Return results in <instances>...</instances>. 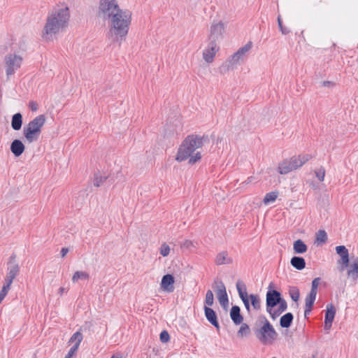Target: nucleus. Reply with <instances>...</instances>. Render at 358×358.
<instances>
[{"instance_id":"f257e3e1","label":"nucleus","mask_w":358,"mask_h":358,"mask_svg":"<svg viewBox=\"0 0 358 358\" xmlns=\"http://www.w3.org/2000/svg\"><path fill=\"white\" fill-rule=\"evenodd\" d=\"M97 15L108 22V35L113 41L121 43L126 39L131 22V13L120 8L117 0H101Z\"/></svg>"},{"instance_id":"f03ea898","label":"nucleus","mask_w":358,"mask_h":358,"mask_svg":"<svg viewBox=\"0 0 358 358\" xmlns=\"http://www.w3.org/2000/svg\"><path fill=\"white\" fill-rule=\"evenodd\" d=\"M70 12L68 7L57 8L48 15L43 31V38L45 41H52L59 32L68 26Z\"/></svg>"},{"instance_id":"7ed1b4c3","label":"nucleus","mask_w":358,"mask_h":358,"mask_svg":"<svg viewBox=\"0 0 358 358\" xmlns=\"http://www.w3.org/2000/svg\"><path fill=\"white\" fill-rule=\"evenodd\" d=\"M203 136L192 134L187 136L180 145L176 159L182 162L189 159V164H194L201 159L200 151H197L203 144Z\"/></svg>"},{"instance_id":"20e7f679","label":"nucleus","mask_w":358,"mask_h":358,"mask_svg":"<svg viewBox=\"0 0 358 358\" xmlns=\"http://www.w3.org/2000/svg\"><path fill=\"white\" fill-rule=\"evenodd\" d=\"M257 339L264 345H271L278 338V334L264 315L259 316L252 327Z\"/></svg>"},{"instance_id":"39448f33","label":"nucleus","mask_w":358,"mask_h":358,"mask_svg":"<svg viewBox=\"0 0 358 358\" xmlns=\"http://www.w3.org/2000/svg\"><path fill=\"white\" fill-rule=\"evenodd\" d=\"M45 122V115H40L36 116L24 127L23 134L27 142L32 143L38 139Z\"/></svg>"},{"instance_id":"423d86ee","label":"nucleus","mask_w":358,"mask_h":358,"mask_svg":"<svg viewBox=\"0 0 358 358\" xmlns=\"http://www.w3.org/2000/svg\"><path fill=\"white\" fill-rule=\"evenodd\" d=\"M23 58L16 53H8L3 59L6 74L8 78L20 69Z\"/></svg>"},{"instance_id":"0eeeda50","label":"nucleus","mask_w":358,"mask_h":358,"mask_svg":"<svg viewBox=\"0 0 358 358\" xmlns=\"http://www.w3.org/2000/svg\"><path fill=\"white\" fill-rule=\"evenodd\" d=\"M252 43L249 41L244 46L240 48L234 55H232L227 61L228 69H234L238 64L243 62L252 49Z\"/></svg>"},{"instance_id":"6e6552de","label":"nucleus","mask_w":358,"mask_h":358,"mask_svg":"<svg viewBox=\"0 0 358 358\" xmlns=\"http://www.w3.org/2000/svg\"><path fill=\"white\" fill-rule=\"evenodd\" d=\"M15 255H12L8 262L7 274L4 279L3 285L10 287L13 282V280L20 273V266L15 261Z\"/></svg>"},{"instance_id":"1a4fd4ad","label":"nucleus","mask_w":358,"mask_h":358,"mask_svg":"<svg viewBox=\"0 0 358 358\" xmlns=\"http://www.w3.org/2000/svg\"><path fill=\"white\" fill-rule=\"evenodd\" d=\"M224 29V24L222 22H213L210 28L208 41L218 45V42L223 38Z\"/></svg>"},{"instance_id":"9d476101","label":"nucleus","mask_w":358,"mask_h":358,"mask_svg":"<svg viewBox=\"0 0 358 358\" xmlns=\"http://www.w3.org/2000/svg\"><path fill=\"white\" fill-rule=\"evenodd\" d=\"M336 253L339 255L340 259L337 261L338 269L343 271L350 263L349 252L345 245H338L336 248Z\"/></svg>"},{"instance_id":"9b49d317","label":"nucleus","mask_w":358,"mask_h":358,"mask_svg":"<svg viewBox=\"0 0 358 358\" xmlns=\"http://www.w3.org/2000/svg\"><path fill=\"white\" fill-rule=\"evenodd\" d=\"M282 299L281 294L275 289H269L266 296V309L273 308L279 303Z\"/></svg>"},{"instance_id":"f8f14e48","label":"nucleus","mask_w":358,"mask_h":358,"mask_svg":"<svg viewBox=\"0 0 358 358\" xmlns=\"http://www.w3.org/2000/svg\"><path fill=\"white\" fill-rule=\"evenodd\" d=\"M219 49L220 48L217 44L211 43L208 41V45L203 52V59L207 63L213 62L214 57Z\"/></svg>"},{"instance_id":"ddd939ff","label":"nucleus","mask_w":358,"mask_h":358,"mask_svg":"<svg viewBox=\"0 0 358 358\" xmlns=\"http://www.w3.org/2000/svg\"><path fill=\"white\" fill-rule=\"evenodd\" d=\"M336 315V308L332 303L327 305V309L324 317V329L329 330L334 321Z\"/></svg>"},{"instance_id":"4468645a","label":"nucleus","mask_w":358,"mask_h":358,"mask_svg":"<svg viewBox=\"0 0 358 358\" xmlns=\"http://www.w3.org/2000/svg\"><path fill=\"white\" fill-rule=\"evenodd\" d=\"M175 279L173 275L166 274L162 277L161 281V288L167 292H173L174 291Z\"/></svg>"},{"instance_id":"2eb2a0df","label":"nucleus","mask_w":358,"mask_h":358,"mask_svg":"<svg viewBox=\"0 0 358 358\" xmlns=\"http://www.w3.org/2000/svg\"><path fill=\"white\" fill-rule=\"evenodd\" d=\"M311 158L309 155H299L298 156L292 157L289 159L291 162L294 170L297 169L302 166L306 162Z\"/></svg>"},{"instance_id":"dca6fc26","label":"nucleus","mask_w":358,"mask_h":358,"mask_svg":"<svg viewBox=\"0 0 358 358\" xmlns=\"http://www.w3.org/2000/svg\"><path fill=\"white\" fill-rule=\"evenodd\" d=\"M204 313L207 320L214 326L217 330L220 329L216 313L210 307L204 306Z\"/></svg>"},{"instance_id":"f3484780","label":"nucleus","mask_w":358,"mask_h":358,"mask_svg":"<svg viewBox=\"0 0 358 358\" xmlns=\"http://www.w3.org/2000/svg\"><path fill=\"white\" fill-rule=\"evenodd\" d=\"M347 275L353 280H358V257L352 259V263L347 267Z\"/></svg>"},{"instance_id":"a211bd4d","label":"nucleus","mask_w":358,"mask_h":358,"mask_svg":"<svg viewBox=\"0 0 358 358\" xmlns=\"http://www.w3.org/2000/svg\"><path fill=\"white\" fill-rule=\"evenodd\" d=\"M230 317L236 325L241 324L243 321V317L241 313V308L238 306H233L230 310Z\"/></svg>"},{"instance_id":"6ab92c4d","label":"nucleus","mask_w":358,"mask_h":358,"mask_svg":"<svg viewBox=\"0 0 358 358\" xmlns=\"http://www.w3.org/2000/svg\"><path fill=\"white\" fill-rule=\"evenodd\" d=\"M24 150L25 146L20 140L15 139L10 144V151L15 157L20 156Z\"/></svg>"},{"instance_id":"aec40b11","label":"nucleus","mask_w":358,"mask_h":358,"mask_svg":"<svg viewBox=\"0 0 358 358\" xmlns=\"http://www.w3.org/2000/svg\"><path fill=\"white\" fill-rule=\"evenodd\" d=\"M232 258L229 255V253L227 251L219 252L215 259V264L218 266L223 264H230L232 263Z\"/></svg>"},{"instance_id":"412c9836","label":"nucleus","mask_w":358,"mask_h":358,"mask_svg":"<svg viewBox=\"0 0 358 358\" xmlns=\"http://www.w3.org/2000/svg\"><path fill=\"white\" fill-rule=\"evenodd\" d=\"M317 293L314 292H310V293L306 297V307L304 310V315L307 317L311 312L314 302L315 301Z\"/></svg>"},{"instance_id":"4be33fe9","label":"nucleus","mask_w":358,"mask_h":358,"mask_svg":"<svg viewBox=\"0 0 358 358\" xmlns=\"http://www.w3.org/2000/svg\"><path fill=\"white\" fill-rule=\"evenodd\" d=\"M278 171L280 174H287L292 171L294 169L291 165V162L289 159H285L279 164L278 167Z\"/></svg>"},{"instance_id":"5701e85b","label":"nucleus","mask_w":358,"mask_h":358,"mask_svg":"<svg viewBox=\"0 0 358 358\" xmlns=\"http://www.w3.org/2000/svg\"><path fill=\"white\" fill-rule=\"evenodd\" d=\"M294 320V316L292 313H287L282 315L280 319V325L282 328H289Z\"/></svg>"},{"instance_id":"b1692460","label":"nucleus","mask_w":358,"mask_h":358,"mask_svg":"<svg viewBox=\"0 0 358 358\" xmlns=\"http://www.w3.org/2000/svg\"><path fill=\"white\" fill-rule=\"evenodd\" d=\"M22 125V115L20 113L14 114L12 117L11 127L15 130L18 131L21 129Z\"/></svg>"},{"instance_id":"393cba45","label":"nucleus","mask_w":358,"mask_h":358,"mask_svg":"<svg viewBox=\"0 0 358 358\" xmlns=\"http://www.w3.org/2000/svg\"><path fill=\"white\" fill-rule=\"evenodd\" d=\"M291 265L297 270H302L306 266L305 259L301 257L294 256L291 259Z\"/></svg>"},{"instance_id":"a878e982","label":"nucleus","mask_w":358,"mask_h":358,"mask_svg":"<svg viewBox=\"0 0 358 358\" xmlns=\"http://www.w3.org/2000/svg\"><path fill=\"white\" fill-rule=\"evenodd\" d=\"M293 248L295 253L303 254L307 251L308 247L301 239L294 242Z\"/></svg>"},{"instance_id":"bb28decb","label":"nucleus","mask_w":358,"mask_h":358,"mask_svg":"<svg viewBox=\"0 0 358 358\" xmlns=\"http://www.w3.org/2000/svg\"><path fill=\"white\" fill-rule=\"evenodd\" d=\"M216 295L221 306L224 308H227L229 306V299L227 291L220 292L216 293Z\"/></svg>"},{"instance_id":"cd10ccee","label":"nucleus","mask_w":358,"mask_h":358,"mask_svg":"<svg viewBox=\"0 0 358 358\" xmlns=\"http://www.w3.org/2000/svg\"><path fill=\"white\" fill-rule=\"evenodd\" d=\"M90 278V275L88 273L85 271H76L72 277V282H77L80 280H88Z\"/></svg>"},{"instance_id":"c85d7f7f","label":"nucleus","mask_w":358,"mask_h":358,"mask_svg":"<svg viewBox=\"0 0 358 358\" xmlns=\"http://www.w3.org/2000/svg\"><path fill=\"white\" fill-rule=\"evenodd\" d=\"M249 297L253 309L255 310H259L261 309L262 303L259 295L252 294L249 296Z\"/></svg>"},{"instance_id":"c756f323","label":"nucleus","mask_w":358,"mask_h":358,"mask_svg":"<svg viewBox=\"0 0 358 358\" xmlns=\"http://www.w3.org/2000/svg\"><path fill=\"white\" fill-rule=\"evenodd\" d=\"M327 241V234L323 229L319 230L316 234L315 242L317 244H323Z\"/></svg>"},{"instance_id":"7c9ffc66","label":"nucleus","mask_w":358,"mask_h":358,"mask_svg":"<svg viewBox=\"0 0 358 358\" xmlns=\"http://www.w3.org/2000/svg\"><path fill=\"white\" fill-rule=\"evenodd\" d=\"M236 289L241 299L245 298V296H248L247 293L246 286L242 282L238 280L236 282Z\"/></svg>"},{"instance_id":"2f4dec72","label":"nucleus","mask_w":358,"mask_h":358,"mask_svg":"<svg viewBox=\"0 0 358 358\" xmlns=\"http://www.w3.org/2000/svg\"><path fill=\"white\" fill-rule=\"evenodd\" d=\"M83 338V334L79 331H76L71 336V337L69 340V342H71V343L76 342L73 346H76V349H78V347H79Z\"/></svg>"},{"instance_id":"473e14b6","label":"nucleus","mask_w":358,"mask_h":358,"mask_svg":"<svg viewBox=\"0 0 358 358\" xmlns=\"http://www.w3.org/2000/svg\"><path fill=\"white\" fill-rule=\"evenodd\" d=\"M108 178V176L101 175L100 173L94 174V185L96 187H100Z\"/></svg>"},{"instance_id":"72a5a7b5","label":"nucleus","mask_w":358,"mask_h":358,"mask_svg":"<svg viewBox=\"0 0 358 358\" xmlns=\"http://www.w3.org/2000/svg\"><path fill=\"white\" fill-rule=\"evenodd\" d=\"M278 197V192H271L267 193L263 200L264 204L267 205L271 202H274Z\"/></svg>"},{"instance_id":"f704fd0d","label":"nucleus","mask_w":358,"mask_h":358,"mask_svg":"<svg viewBox=\"0 0 358 358\" xmlns=\"http://www.w3.org/2000/svg\"><path fill=\"white\" fill-rule=\"evenodd\" d=\"M239 330L238 331V336L241 337L247 336L250 333L249 325L246 323H241Z\"/></svg>"},{"instance_id":"c9c22d12","label":"nucleus","mask_w":358,"mask_h":358,"mask_svg":"<svg viewBox=\"0 0 358 358\" xmlns=\"http://www.w3.org/2000/svg\"><path fill=\"white\" fill-rule=\"evenodd\" d=\"M289 294L294 301L296 302L299 301L300 292L296 287H291L289 290Z\"/></svg>"},{"instance_id":"e433bc0d","label":"nucleus","mask_w":358,"mask_h":358,"mask_svg":"<svg viewBox=\"0 0 358 358\" xmlns=\"http://www.w3.org/2000/svg\"><path fill=\"white\" fill-rule=\"evenodd\" d=\"M214 302V297H213V293L211 290H208L206 294V299H205V306H213Z\"/></svg>"},{"instance_id":"4c0bfd02","label":"nucleus","mask_w":358,"mask_h":358,"mask_svg":"<svg viewBox=\"0 0 358 358\" xmlns=\"http://www.w3.org/2000/svg\"><path fill=\"white\" fill-rule=\"evenodd\" d=\"M214 283L215 285L214 287L215 293L227 291L225 285L221 280H215Z\"/></svg>"},{"instance_id":"58836bf2","label":"nucleus","mask_w":358,"mask_h":358,"mask_svg":"<svg viewBox=\"0 0 358 358\" xmlns=\"http://www.w3.org/2000/svg\"><path fill=\"white\" fill-rule=\"evenodd\" d=\"M266 311L273 320H276L283 313L278 308L276 310H273V308L266 309Z\"/></svg>"},{"instance_id":"ea45409f","label":"nucleus","mask_w":358,"mask_h":358,"mask_svg":"<svg viewBox=\"0 0 358 358\" xmlns=\"http://www.w3.org/2000/svg\"><path fill=\"white\" fill-rule=\"evenodd\" d=\"M315 174L317 178L320 181L322 182L324 179L325 176V169L324 167L321 166L318 169L315 170Z\"/></svg>"},{"instance_id":"a19ab883","label":"nucleus","mask_w":358,"mask_h":358,"mask_svg":"<svg viewBox=\"0 0 358 358\" xmlns=\"http://www.w3.org/2000/svg\"><path fill=\"white\" fill-rule=\"evenodd\" d=\"M159 252L163 257L168 256L170 252V247L166 243H162L160 247Z\"/></svg>"},{"instance_id":"79ce46f5","label":"nucleus","mask_w":358,"mask_h":358,"mask_svg":"<svg viewBox=\"0 0 358 358\" xmlns=\"http://www.w3.org/2000/svg\"><path fill=\"white\" fill-rule=\"evenodd\" d=\"M10 289V287H8L4 285H3V287L0 291V302L1 303L2 302V301L4 299V298L7 295Z\"/></svg>"},{"instance_id":"37998d69","label":"nucleus","mask_w":358,"mask_h":358,"mask_svg":"<svg viewBox=\"0 0 358 358\" xmlns=\"http://www.w3.org/2000/svg\"><path fill=\"white\" fill-rule=\"evenodd\" d=\"M10 289V287H8L4 285H3V287L0 291V302L1 303L2 302V301L4 299V298L7 295Z\"/></svg>"},{"instance_id":"c03bdc74","label":"nucleus","mask_w":358,"mask_h":358,"mask_svg":"<svg viewBox=\"0 0 358 358\" xmlns=\"http://www.w3.org/2000/svg\"><path fill=\"white\" fill-rule=\"evenodd\" d=\"M320 281V278H315L312 281V285H311V289H310L311 292L317 293V287H318Z\"/></svg>"},{"instance_id":"a18cd8bd","label":"nucleus","mask_w":358,"mask_h":358,"mask_svg":"<svg viewBox=\"0 0 358 358\" xmlns=\"http://www.w3.org/2000/svg\"><path fill=\"white\" fill-rule=\"evenodd\" d=\"M170 338L169 334L166 331H163L160 334V340L162 343H166Z\"/></svg>"},{"instance_id":"49530a36","label":"nucleus","mask_w":358,"mask_h":358,"mask_svg":"<svg viewBox=\"0 0 358 358\" xmlns=\"http://www.w3.org/2000/svg\"><path fill=\"white\" fill-rule=\"evenodd\" d=\"M278 305H279L278 308L282 312H285L287 308V301L283 298H282L280 299V303H279Z\"/></svg>"},{"instance_id":"de8ad7c7","label":"nucleus","mask_w":358,"mask_h":358,"mask_svg":"<svg viewBox=\"0 0 358 358\" xmlns=\"http://www.w3.org/2000/svg\"><path fill=\"white\" fill-rule=\"evenodd\" d=\"M249 299H250L249 296H247L245 298L241 299L242 300L243 303H244V306L248 313L250 311V302H249Z\"/></svg>"},{"instance_id":"09e8293b","label":"nucleus","mask_w":358,"mask_h":358,"mask_svg":"<svg viewBox=\"0 0 358 358\" xmlns=\"http://www.w3.org/2000/svg\"><path fill=\"white\" fill-rule=\"evenodd\" d=\"M77 350L78 349H76V346H72L64 358H71Z\"/></svg>"},{"instance_id":"8fccbe9b","label":"nucleus","mask_w":358,"mask_h":358,"mask_svg":"<svg viewBox=\"0 0 358 358\" xmlns=\"http://www.w3.org/2000/svg\"><path fill=\"white\" fill-rule=\"evenodd\" d=\"M29 106L32 111H36L38 110V103L35 101H30Z\"/></svg>"},{"instance_id":"3c124183","label":"nucleus","mask_w":358,"mask_h":358,"mask_svg":"<svg viewBox=\"0 0 358 358\" xmlns=\"http://www.w3.org/2000/svg\"><path fill=\"white\" fill-rule=\"evenodd\" d=\"M192 245H193L192 242L191 241H189V240H186L185 241H184L181 244V247L182 248H189Z\"/></svg>"},{"instance_id":"603ef678","label":"nucleus","mask_w":358,"mask_h":358,"mask_svg":"<svg viewBox=\"0 0 358 358\" xmlns=\"http://www.w3.org/2000/svg\"><path fill=\"white\" fill-rule=\"evenodd\" d=\"M322 86L323 87H330L334 86V83L331 82V81H324L322 83Z\"/></svg>"},{"instance_id":"864d4df0","label":"nucleus","mask_w":358,"mask_h":358,"mask_svg":"<svg viewBox=\"0 0 358 358\" xmlns=\"http://www.w3.org/2000/svg\"><path fill=\"white\" fill-rule=\"evenodd\" d=\"M280 31L282 34L286 35L290 32V29L288 27H284Z\"/></svg>"},{"instance_id":"5fc2aeb1","label":"nucleus","mask_w":358,"mask_h":358,"mask_svg":"<svg viewBox=\"0 0 358 358\" xmlns=\"http://www.w3.org/2000/svg\"><path fill=\"white\" fill-rule=\"evenodd\" d=\"M69 252V249L66 248H62V250H61V255L62 257H65L66 255V254L68 253Z\"/></svg>"},{"instance_id":"6e6d98bb","label":"nucleus","mask_w":358,"mask_h":358,"mask_svg":"<svg viewBox=\"0 0 358 358\" xmlns=\"http://www.w3.org/2000/svg\"><path fill=\"white\" fill-rule=\"evenodd\" d=\"M66 289L63 287H61L59 289V292L58 293L60 294V295H62L64 292H66Z\"/></svg>"},{"instance_id":"4d7b16f0","label":"nucleus","mask_w":358,"mask_h":358,"mask_svg":"<svg viewBox=\"0 0 358 358\" xmlns=\"http://www.w3.org/2000/svg\"><path fill=\"white\" fill-rule=\"evenodd\" d=\"M254 179L255 178L252 176L249 177V178H248L247 180L245 181V182L247 184L250 183V182H253Z\"/></svg>"},{"instance_id":"13d9d810","label":"nucleus","mask_w":358,"mask_h":358,"mask_svg":"<svg viewBox=\"0 0 358 358\" xmlns=\"http://www.w3.org/2000/svg\"><path fill=\"white\" fill-rule=\"evenodd\" d=\"M282 23L280 15L278 16V24Z\"/></svg>"},{"instance_id":"bf43d9fd","label":"nucleus","mask_w":358,"mask_h":358,"mask_svg":"<svg viewBox=\"0 0 358 358\" xmlns=\"http://www.w3.org/2000/svg\"><path fill=\"white\" fill-rule=\"evenodd\" d=\"M278 27H279V29L280 31L284 27V26L282 25V23L278 24Z\"/></svg>"},{"instance_id":"052dcab7","label":"nucleus","mask_w":358,"mask_h":358,"mask_svg":"<svg viewBox=\"0 0 358 358\" xmlns=\"http://www.w3.org/2000/svg\"><path fill=\"white\" fill-rule=\"evenodd\" d=\"M111 358H121V357H117V356L113 355L111 357Z\"/></svg>"},{"instance_id":"680f3d73","label":"nucleus","mask_w":358,"mask_h":358,"mask_svg":"<svg viewBox=\"0 0 358 358\" xmlns=\"http://www.w3.org/2000/svg\"><path fill=\"white\" fill-rule=\"evenodd\" d=\"M272 358H276V357H272Z\"/></svg>"}]
</instances>
